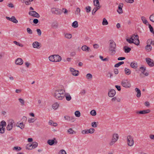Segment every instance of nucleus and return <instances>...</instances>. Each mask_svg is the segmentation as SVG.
<instances>
[{
	"label": "nucleus",
	"instance_id": "nucleus-36",
	"mask_svg": "<svg viewBox=\"0 0 154 154\" xmlns=\"http://www.w3.org/2000/svg\"><path fill=\"white\" fill-rule=\"evenodd\" d=\"M96 7L94 8L92 11V14L94 15V14L96 11H97L100 8V6H95Z\"/></svg>",
	"mask_w": 154,
	"mask_h": 154
},
{
	"label": "nucleus",
	"instance_id": "nucleus-58",
	"mask_svg": "<svg viewBox=\"0 0 154 154\" xmlns=\"http://www.w3.org/2000/svg\"><path fill=\"white\" fill-rule=\"evenodd\" d=\"M148 25H149V29L150 31L151 32L153 33L154 32L153 31V29L152 27L150 24H148Z\"/></svg>",
	"mask_w": 154,
	"mask_h": 154
},
{
	"label": "nucleus",
	"instance_id": "nucleus-63",
	"mask_svg": "<svg viewBox=\"0 0 154 154\" xmlns=\"http://www.w3.org/2000/svg\"><path fill=\"white\" fill-rule=\"evenodd\" d=\"M115 87L116 88L118 91H120L121 90V88L120 86L116 85H115Z\"/></svg>",
	"mask_w": 154,
	"mask_h": 154
},
{
	"label": "nucleus",
	"instance_id": "nucleus-16",
	"mask_svg": "<svg viewBox=\"0 0 154 154\" xmlns=\"http://www.w3.org/2000/svg\"><path fill=\"white\" fill-rule=\"evenodd\" d=\"M29 14L32 17L38 18L40 17V15L36 11H29Z\"/></svg>",
	"mask_w": 154,
	"mask_h": 154
},
{
	"label": "nucleus",
	"instance_id": "nucleus-24",
	"mask_svg": "<svg viewBox=\"0 0 154 154\" xmlns=\"http://www.w3.org/2000/svg\"><path fill=\"white\" fill-rule=\"evenodd\" d=\"M59 106L60 104L58 102H55L52 104V108L53 109L56 110L58 109Z\"/></svg>",
	"mask_w": 154,
	"mask_h": 154
},
{
	"label": "nucleus",
	"instance_id": "nucleus-49",
	"mask_svg": "<svg viewBox=\"0 0 154 154\" xmlns=\"http://www.w3.org/2000/svg\"><path fill=\"white\" fill-rule=\"evenodd\" d=\"M80 9L79 8H76V10L75 11V14L78 15H80Z\"/></svg>",
	"mask_w": 154,
	"mask_h": 154
},
{
	"label": "nucleus",
	"instance_id": "nucleus-22",
	"mask_svg": "<svg viewBox=\"0 0 154 154\" xmlns=\"http://www.w3.org/2000/svg\"><path fill=\"white\" fill-rule=\"evenodd\" d=\"M123 3H120L119 5L118 9L117 10V12L119 14H122L123 12V11L122 10V8L123 6Z\"/></svg>",
	"mask_w": 154,
	"mask_h": 154
},
{
	"label": "nucleus",
	"instance_id": "nucleus-42",
	"mask_svg": "<svg viewBox=\"0 0 154 154\" xmlns=\"http://www.w3.org/2000/svg\"><path fill=\"white\" fill-rule=\"evenodd\" d=\"M133 38H134V37L133 36H131L130 38H127L126 39V41L129 43H134V42L133 41Z\"/></svg>",
	"mask_w": 154,
	"mask_h": 154
},
{
	"label": "nucleus",
	"instance_id": "nucleus-28",
	"mask_svg": "<svg viewBox=\"0 0 154 154\" xmlns=\"http://www.w3.org/2000/svg\"><path fill=\"white\" fill-rule=\"evenodd\" d=\"M18 101L20 103V105L21 106L25 105V101L23 99L21 98H19L18 99Z\"/></svg>",
	"mask_w": 154,
	"mask_h": 154
},
{
	"label": "nucleus",
	"instance_id": "nucleus-33",
	"mask_svg": "<svg viewBox=\"0 0 154 154\" xmlns=\"http://www.w3.org/2000/svg\"><path fill=\"white\" fill-rule=\"evenodd\" d=\"M130 66L133 68L136 69L137 67V64L135 62H132Z\"/></svg>",
	"mask_w": 154,
	"mask_h": 154
},
{
	"label": "nucleus",
	"instance_id": "nucleus-11",
	"mask_svg": "<svg viewBox=\"0 0 154 154\" xmlns=\"http://www.w3.org/2000/svg\"><path fill=\"white\" fill-rule=\"evenodd\" d=\"M29 116L33 118H29L28 120V122L29 123H33L37 120V118L35 117V114L32 112H30L29 114Z\"/></svg>",
	"mask_w": 154,
	"mask_h": 154
},
{
	"label": "nucleus",
	"instance_id": "nucleus-59",
	"mask_svg": "<svg viewBox=\"0 0 154 154\" xmlns=\"http://www.w3.org/2000/svg\"><path fill=\"white\" fill-rule=\"evenodd\" d=\"M36 31L37 32L38 35V36H40L42 34V31L41 30L39 29H37L36 30Z\"/></svg>",
	"mask_w": 154,
	"mask_h": 154
},
{
	"label": "nucleus",
	"instance_id": "nucleus-10",
	"mask_svg": "<svg viewBox=\"0 0 154 154\" xmlns=\"http://www.w3.org/2000/svg\"><path fill=\"white\" fill-rule=\"evenodd\" d=\"M51 11L52 13L60 15L62 13L61 10L57 8H52Z\"/></svg>",
	"mask_w": 154,
	"mask_h": 154
},
{
	"label": "nucleus",
	"instance_id": "nucleus-43",
	"mask_svg": "<svg viewBox=\"0 0 154 154\" xmlns=\"http://www.w3.org/2000/svg\"><path fill=\"white\" fill-rule=\"evenodd\" d=\"M94 4L95 6H100L99 0H94Z\"/></svg>",
	"mask_w": 154,
	"mask_h": 154
},
{
	"label": "nucleus",
	"instance_id": "nucleus-41",
	"mask_svg": "<svg viewBox=\"0 0 154 154\" xmlns=\"http://www.w3.org/2000/svg\"><path fill=\"white\" fill-rule=\"evenodd\" d=\"M141 20L143 22V23L146 25L148 24V23L146 20V18L144 16H142L141 17Z\"/></svg>",
	"mask_w": 154,
	"mask_h": 154
},
{
	"label": "nucleus",
	"instance_id": "nucleus-9",
	"mask_svg": "<svg viewBox=\"0 0 154 154\" xmlns=\"http://www.w3.org/2000/svg\"><path fill=\"white\" fill-rule=\"evenodd\" d=\"M6 123L5 121H2L0 124V133L2 134L4 133L5 129L4 127L6 126Z\"/></svg>",
	"mask_w": 154,
	"mask_h": 154
},
{
	"label": "nucleus",
	"instance_id": "nucleus-52",
	"mask_svg": "<svg viewBox=\"0 0 154 154\" xmlns=\"http://www.w3.org/2000/svg\"><path fill=\"white\" fill-rule=\"evenodd\" d=\"M91 125L92 127L96 128L97 126V123L96 122H93L91 123Z\"/></svg>",
	"mask_w": 154,
	"mask_h": 154
},
{
	"label": "nucleus",
	"instance_id": "nucleus-57",
	"mask_svg": "<svg viewBox=\"0 0 154 154\" xmlns=\"http://www.w3.org/2000/svg\"><path fill=\"white\" fill-rule=\"evenodd\" d=\"M87 129H85L81 131V133L82 134H88V132H87Z\"/></svg>",
	"mask_w": 154,
	"mask_h": 154
},
{
	"label": "nucleus",
	"instance_id": "nucleus-1",
	"mask_svg": "<svg viewBox=\"0 0 154 154\" xmlns=\"http://www.w3.org/2000/svg\"><path fill=\"white\" fill-rule=\"evenodd\" d=\"M65 92L64 90L55 87L53 89L52 94L56 99L58 100H62L64 98Z\"/></svg>",
	"mask_w": 154,
	"mask_h": 154
},
{
	"label": "nucleus",
	"instance_id": "nucleus-64",
	"mask_svg": "<svg viewBox=\"0 0 154 154\" xmlns=\"http://www.w3.org/2000/svg\"><path fill=\"white\" fill-rule=\"evenodd\" d=\"M149 137L150 139L154 140V135L150 134L149 135Z\"/></svg>",
	"mask_w": 154,
	"mask_h": 154
},
{
	"label": "nucleus",
	"instance_id": "nucleus-3",
	"mask_svg": "<svg viewBox=\"0 0 154 154\" xmlns=\"http://www.w3.org/2000/svg\"><path fill=\"white\" fill-rule=\"evenodd\" d=\"M49 60L52 62H59L62 60L61 57L58 54L52 55L48 57Z\"/></svg>",
	"mask_w": 154,
	"mask_h": 154
},
{
	"label": "nucleus",
	"instance_id": "nucleus-62",
	"mask_svg": "<svg viewBox=\"0 0 154 154\" xmlns=\"http://www.w3.org/2000/svg\"><path fill=\"white\" fill-rule=\"evenodd\" d=\"M126 2L129 3H133L134 2V0H125Z\"/></svg>",
	"mask_w": 154,
	"mask_h": 154
},
{
	"label": "nucleus",
	"instance_id": "nucleus-34",
	"mask_svg": "<svg viewBox=\"0 0 154 154\" xmlns=\"http://www.w3.org/2000/svg\"><path fill=\"white\" fill-rule=\"evenodd\" d=\"M152 47L150 44H148L145 47L146 51L148 52L152 50Z\"/></svg>",
	"mask_w": 154,
	"mask_h": 154
},
{
	"label": "nucleus",
	"instance_id": "nucleus-5",
	"mask_svg": "<svg viewBox=\"0 0 154 154\" xmlns=\"http://www.w3.org/2000/svg\"><path fill=\"white\" fill-rule=\"evenodd\" d=\"M119 136L118 134L114 133L112 134L111 140L109 143V145L112 146L114 145L118 140Z\"/></svg>",
	"mask_w": 154,
	"mask_h": 154
},
{
	"label": "nucleus",
	"instance_id": "nucleus-23",
	"mask_svg": "<svg viewBox=\"0 0 154 154\" xmlns=\"http://www.w3.org/2000/svg\"><path fill=\"white\" fill-rule=\"evenodd\" d=\"M64 97H65L66 101H69L71 100L72 97L69 93L66 92L64 94Z\"/></svg>",
	"mask_w": 154,
	"mask_h": 154
},
{
	"label": "nucleus",
	"instance_id": "nucleus-17",
	"mask_svg": "<svg viewBox=\"0 0 154 154\" xmlns=\"http://www.w3.org/2000/svg\"><path fill=\"white\" fill-rule=\"evenodd\" d=\"M15 63L17 65H21L23 63V61L21 58H18L15 60Z\"/></svg>",
	"mask_w": 154,
	"mask_h": 154
},
{
	"label": "nucleus",
	"instance_id": "nucleus-27",
	"mask_svg": "<svg viewBox=\"0 0 154 154\" xmlns=\"http://www.w3.org/2000/svg\"><path fill=\"white\" fill-rule=\"evenodd\" d=\"M136 92L137 93L136 96L138 97H140L141 96V93L140 90L137 88H136L135 89Z\"/></svg>",
	"mask_w": 154,
	"mask_h": 154
},
{
	"label": "nucleus",
	"instance_id": "nucleus-44",
	"mask_svg": "<svg viewBox=\"0 0 154 154\" xmlns=\"http://www.w3.org/2000/svg\"><path fill=\"white\" fill-rule=\"evenodd\" d=\"M74 114L75 116L77 117H79L81 116V113L79 111H76L75 113Z\"/></svg>",
	"mask_w": 154,
	"mask_h": 154
},
{
	"label": "nucleus",
	"instance_id": "nucleus-55",
	"mask_svg": "<svg viewBox=\"0 0 154 154\" xmlns=\"http://www.w3.org/2000/svg\"><path fill=\"white\" fill-rule=\"evenodd\" d=\"M61 11L62 13L63 12L65 14H67L68 13V11L66 8H63Z\"/></svg>",
	"mask_w": 154,
	"mask_h": 154
},
{
	"label": "nucleus",
	"instance_id": "nucleus-46",
	"mask_svg": "<svg viewBox=\"0 0 154 154\" xmlns=\"http://www.w3.org/2000/svg\"><path fill=\"white\" fill-rule=\"evenodd\" d=\"M13 43L19 46L20 47H23V45L22 44L16 41H14L13 42Z\"/></svg>",
	"mask_w": 154,
	"mask_h": 154
},
{
	"label": "nucleus",
	"instance_id": "nucleus-38",
	"mask_svg": "<svg viewBox=\"0 0 154 154\" xmlns=\"http://www.w3.org/2000/svg\"><path fill=\"white\" fill-rule=\"evenodd\" d=\"M93 78L92 75L90 73H88L86 75V78L88 80H91Z\"/></svg>",
	"mask_w": 154,
	"mask_h": 154
},
{
	"label": "nucleus",
	"instance_id": "nucleus-60",
	"mask_svg": "<svg viewBox=\"0 0 154 154\" xmlns=\"http://www.w3.org/2000/svg\"><path fill=\"white\" fill-rule=\"evenodd\" d=\"M21 148L20 147L18 146H15L13 148L14 150H15L17 151H20L21 150Z\"/></svg>",
	"mask_w": 154,
	"mask_h": 154
},
{
	"label": "nucleus",
	"instance_id": "nucleus-51",
	"mask_svg": "<svg viewBox=\"0 0 154 154\" xmlns=\"http://www.w3.org/2000/svg\"><path fill=\"white\" fill-rule=\"evenodd\" d=\"M149 19L151 21L154 22V14H152L150 16Z\"/></svg>",
	"mask_w": 154,
	"mask_h": 154
},
{
	"label": "nucleus",
	"instance_id": "nucleus-7",
	"mask_svg": "<svg viewBox=\"0 0 154 154\" xmlns=\"http://www.w3.org/2000/svg\"><path fill=\"white\" fill-rule=\"evenodd\" d=\"M127 143L128 145L129 146H132L134 144V140L133 137L131 136L128 135L127 137Z\"/></svg>",
	"mask_w": 154,
	"mask_h": 154
},
{
	"label": "nucleus",
	"instance_id": "nucleus-32",
	"mask_svg": "<svg viewBox=\"0 0 154 154\" xmlns=\"http://www.w3.org/2000/svg\"><path fill=\"white\" fill-rule=\"evenodd\" d=\"M48 124L51 126L54 127H56L58 125L57 123L54 122L52 120H50L49 121Z\"/></svg>",
	"mask_w": 154,
	"mask_h": 154
},
{
	"label": "nucleus",
	"instance_id": "nucleus-56",
	"mask_svg": "<svg viewBox=\"0 0 154 154\" xmlns=\"http://www.w3.org/2000/svg\"><path fill=\"white\" fill-rule=\"evenodd\" d=\"M58 154H66V153L64 150L62 149L59 151Z\"/></svg>",
	"mask_w": 154,
	"mask_h": 154
},
{
	"label": "nucleus",
	"instance_id": "nucleus-13",
	"mask_svg": "<svg viewBox=\"0 0 154 154\" xmlns=\"http://www.w3.org/2000/svg\"><path fill=\"white\" fill-rule=\"evenodd\" d=\"M151 111L149 109H147L143 110H137L136 111V113L137 115H144L149 113Z\"/></svg>",
	"mask_w": 154,
	"mask_h": 154
},
{
	"label": "nucleus",
	"instance_id": "nucleus-31",
	"mask_svg": "<svg viewBox=\"0 0 154 154\" xmlns=\"http://www.w3.org/2000/svg\"><path fill=\"white\" fill-rule=\"evenodd\" d=\"M17 126L19 127L21 129H23L24 128L25 125L23 122H21L20 123H17Z\"/></svg>",
	"mask_w": 154,
	"mask_h": 154
},
{
	"label": "nucleus",
	"instance_id": "nucleus-12",
	"mask_svg": "<svg viewBox=\"0 0 154 154\" xmlns=\"http://www.w3.org/2000/svg\"><path fill=\"white\" fill-rule=\"evenodd\" d=\"M69 70L72 75L77 76L79 75V71L75 70L74 68L70 67L69 68Z\"/></svg>",
	"mask_w": 154,
	"mask_h": 154
},
{
	"label": "nucleus",
	"instance_id": "nucleus-6",
	"mask_svg": "<svg viewBox=\"0 0 154 154\" xmlns=\"http://www.w3.org/2000/svg\"><path fill=\"white\" fill-rule=\"evenodd\" d=\"M7 125L6 129L8 131H10L12 129L13 126L15 125V122L12 119H9L7 121Z\"/></svg>",
	"mask_w": 154,
	"mask_h": 154
},
{
	"label": "nucleus",
	"instance_id": "nucleus-54",
	"mask_svg": "<svg viewBox=\"0 0 154 154\" xmlns=\"http://www.w3.org/2000/svg\"><path fill=\"white\" fill-rule=\"evenodd\" d=\"M28 33L32 34V31L29 28H27L26 29Z\"/></svg>",
	"mask_w": 154,
	"mask_h": 154
},
{
	"label": "nucleus",
	"instance_id": "nucleus-40",
	"mask_svg": "<svg viewBox=\"0 0 154 154\" xmlns=\"http://www.w3.org/2000/svg\"><path fill=\"white\" fill-rule=\"evenodd\" d=\"M72 26L74 28H77L78 26V22L76 21H74L72 23Z\"/></svg>",
	"mask_w": 154,
	"mask_h": 154
},
{
	"label": "nucleus",
	"instance_id": "nucleus-30",
	"mask_svg": "<svg viewBox=\"0 0 154 154\" xmlns=\"http://www.w3.org/2000/svg\"><path fill=\"white\" fill-rule=\"evenodd\" d=\"M124 72L125 74L127 75H130L131 73V70L127 68H125L124 69Z\"/></svg>",
	"mask_w": 154,
	"mask_h": 154
},
{
	"label": "nucleus",
	"instance_id": "nucleus-8",
	"mask_svg": "<svg viewBox=\"0 0 154 154\" xmlns=\"http://www.w3.org/2000/svg\"><path fill=\"white\" fill-rule=\"evenodd\" d=\"M38 145V144L37 142H34L32 144H27L26 146V149L28 150H31L37 147Z\"/></svg>",
	"mask_w": 154,
	"mask_h": 154
},
{
	"label": "nucleus",
	"instance_id": "nucleus-29",
	"mask_svg": "<svg viewBox=\"0 0 154 154\" xmlns=\"http://www.w3.org/2000/svg\"><path fill=\"white\" fill-rule=\"evenodd\" d=\"M64 37L68 39H70L72 37V35L70 33H64Z\"/></svg>",
	"mask_w": 154,
	"mask_h": 154
},
{
	"label": "nucleus",
	"instance_id": "nucleus-4",
	"mask_svg": "<svg viewBox=\"0 0 154 154\" xmlns=\"http://www.w3.org/2000/svg\"><path fill=\"white\" fill-rule=\"evenodd\" d=\"M121 85L125 88H129L131 87V84L129 80L128 79H124L121 82Z\"/></svg>",
	"mask_w": 154,
	"mask_h": 154
},
{
	"label": "nucleus",
	"instance_id": "nucleus-2",
	"mask_svg": "<svg viewBox=\"0 0 154 154\" xmlns=\"http://www.w3.org/2000/svg\"><path fill=\"white\" fill-rule=\"evenodd\" d=\"M109 50L111 55H114L116 53V45L115 42L112 40H110L109 42Z\"/></svg>",
	"mask_w": 154,
	"mask_h": 154
},
{
	"label": "nucleus",
	"instance_id": "nucleus-61",
	"mask_svg": "<svg viewBox=\"0 0 154 154\" xmlns=\"http://www.w3.org/2000/svg\"><path fill=\"white\" fill-rule=\"evenodd\" d=\"M85 90L84 89H83L81 91L80 93V94L81 95H84L85 94Z\"/></svg>",
	"mask_w": 154,
	"mask_h": 154
},
{
	"label": "nucleus",
	"instance_id": "nucleus-50",
	"mask_svg": "<svg viewBox=\"0 0 154 154\" xmlns=\"http://www.w3.org/2000/svg\"><path fill=\"white\" fill-rule=\"evenodd\" d=\"M140 71L142 74H143L145 72L146 70V68L143 66L140 67Z\"/></svg>",
	"mask_w": 154,
	"mask_h": 154
},
{
	"label": "nucleus",
	"instance_id": "nucleus-21",
	"mask_svg": "<svg viewBox=\"0 0 154 154\" xmlns=\"http://www.w3.org/2000/svg\"><path fill=\"white\" fill-rule=\"evenodd\" d=\"M64 119L66 120L74 122L75 121V119L74 117L65 116H64Z\"/></svg>",
	"mask_w": 154,
	"mask_h": 154
},
{
	"label": "nucleus",
	"instance_id": "nucleus-19",
	"mask_svg": "<svg viewBox=\"0 0 154 154\" xmlns=\"http://www.w3.org/2000/svg\"><path fill=\"white\" fill-rule=\"evenodd\" d=\"M32 47L34 48L39 49L41 47V44L37 41L34 42L32 43Z\"/></svg>",
	"mask_w": 154,
	"mask_h": 154
},
{
	"label": "nucleus",
	"instance_id": "nucleus-53",
	"mask_svg": "<svg viewBox=\"0 0 154 154\" xmlns=\"http://www.w3.org/2000/svg\"><path fill=\"white\" fill-rule=\"evenodd\" d=\"M85 9H86V12L87 13H89L91 11V8L90 6H88L86 7Z\"/></svg>",
	"mask_w": 154,
	"mask_h": 154
},
{
	"label": "nucleus",
	"instance_id": "nucleus-47",
	"mask_svg": "<svg viewBox=\"0 0 154 154\" xmlns=\"http://www.w3.org/2000/svg\"><path fill=\"white\" fill-rule=\"evenodd\" d=\"M90 114L93 116H95L97 115V112L94 110H92L90 112Z\"/></svg>",
	"mask_w": 154,
	"mask_h": 154
},
{
	"label": "nucleus",
	"instance_id": "nucleus-39",
	"mask_svg": "<svg viewBox=\"0 0 154 154\" xmlns=\"http://www.w3.org/2000/svg\"><path fill=\"white\" fill-rule=\"evenodd\" d=\"M87 132H88V134H92L94 133L95 131L94 129L92 128H91L89 129H87Z\"/></svg>",
	"mask_w": 154,
	"mask_h": 154
},
{
	"label": "nucleus",
	"instance_id": "nucleus-45",
	"mask_svg": "<svg viewBox=\"0 0 154 154\" xmlns=\"http://www.w3.org/2000/svg\"><path fill=\"white\" fill-rule=\"evenodd\" d=\"M11 21L15 23H18L17 20H16L15 17L14 16H12L11 17Z\"/></svg>",
	"mask_w": 154,
	"mask_h": 154
},
{
	"label": "nucleus",
	"instance_id": "nucleus-37",
	"mask_svg": "<svg viewBox=\"0 0 154 154\" xmlns=\"http://www.w3.org/2000/svg\"><path fill=\"white\" fill-rule=\"evenodd\" d=\"M102 24L103 26H106L108 24V22L106 18H104L103 19Z\"/></svg>",
	"mask_w": 154,
	"mask_h": 154
},
{
	"label": "nucleus",
	"instance_id": "nucleus-48",
	"mask_svg": "<svg viewBox=\"0 0 154 154\" xmlns=\"http://www.w3.org/2000/svg\"><path fill=\"white\" fill-rule=\"evenodd\" d=\"M124 62L123 61L120 62L119 63L115 64L114 66L115 67H118L121 65L124 64Z\"/></svg>",
	"mask_w": 154,
	"mask_h": 154
},
{
	"label": "nucleus",
	"instance_id": "nucleus-20",
	"mask_svg": "<svg viewBox=\"0 0 154 154\" xmlns=\"http://www.w3.org/2000/svg\"><path fill=\"white\" fill-rule=\"evenodd\" d=\"M116 94V92L115 90L111 89L108 92V95L110 97H113Z\"/></svg>",
	"mask_w": 154,
	"mask_h": 154
},
{
	"label": "nucleus",
	"instance_id": "nucleus-18",
	"mask_svg": "<svg viewBox=\"0 0 154 154\" xmlns=\"http://www.w3.org/2000/svg\"><path fill=\"white\" fill-rule=\"evenodd\" d=\"M57 141L55 138L52 140H48L47 141V143L50 146L53 145L54 143L57 144Z\"/></svg>",
	"mask_w": 154,
	"mask_h": 154
},
{
	"label": "nucleus",
	"instance_id": "nucleus-35",
	"mask_svg": "<svg viewBox=\"0 0 154 154\" xmlns=\"http://www.w3.org/2000/svg\"><path fill=\"white\" fill-rule=\"evenodd\" d=\"M68 133L69 134H75L76 133V131H74L72 128H70L67 130Z\"/></svg>",
	"mask_w": 154,
	"mask_h": 154
},
{
	"label": "nucleus",
	"instance_id": "nucleus-15",
	"mask_svg": "<svg viewBox=\"0 0 154 154\" xmlns=\"http://www.w3.org/2000/svg\"><path fill=\"white\" fill-rule=\"evenodd\" d=\"M146 60L148 64L150 67H152L154 66V62L153 60L149 58H146Z\"/></svg>",
	"mask_w": 154,
	"mask_h": 154
},
{
	"label": "nucleus",
	"instance_id": "nucleus-14",
	"mask_svg": "<svg viewBox=\"0 0 154 154\" xmlns=\"http://www.w3.org/2000/svg\"><path fill=\"white\" fill-rule=\"evenodd\" d=\"M132 36H133L134 38H133V41L134 42V44L137 45H138L140 44V41L139 40V37L137 35H133Z\"/></svg>",
	"mask_w": 154,
	"mask_h": 154
},
{
	"label": "nucleus",
	"instance_id": "nucleus-26",
	"mask_svg": "<svg viewBox=\"0 0 154 154\" xmlns=\"http://www.w3.org/2000/svg\"><path fill=\"white\" fill-rule=\"evenodd\" d=\"M123 50L125 53H128L131 50V49L130 48L125 46L123 47Z\"/></svg>",
	"mask_w": 154,
	"mask_h": 154
},
{
	"label": "nucleus",
	"instance_id": "nucleus-25",
	"mask_svg": "<svg viewBox=\"0 0 154 154\" xmlns=\"http://www.w3.org/2000/svg\"><path fill=\"white\" fill-rule=\"evenodd\" d=\"M82 49L83 51L86 52H89L90 50V48L85 45L82 46Z\"/></svg>",
	"mask_w": 154,
	"mask_h": 154
}]
</instances>
